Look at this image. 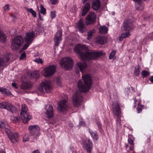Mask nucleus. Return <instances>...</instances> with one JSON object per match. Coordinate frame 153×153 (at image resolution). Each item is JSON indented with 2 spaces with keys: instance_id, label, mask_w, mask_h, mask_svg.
<instances>
[{
  "instance_id": "obj_58",
  "label": "nucleus",
  "mask_w": 153,
  "mask_h": 153,
  "mask_svg": "<svg viewBox=\"0 0 153 153\" xmlns=\"http://www.w3.org/2000/svg\"><path fill=\"white\" fill-rule=\"evenodd\" d=\"M150 80L152 82V83H153V76H152L150 79Z\"/></svg>"
},
{
  "instance_id": "obj_49",
  "label": "nucleus",
  "mask_w": 153,
  "mask_h": 153,
  "mask_svg": "<svg viewBox=\"0 0 153 153\" xmlns=\"http://www.w3.org/2000/svg\"><path fill=\"white\" fill-rule=\"evenodd\" d=\"M143 106H141V107H138L137 108V111L138 113H140L142 111V108H143Z\"/></svg>"
},
{
  "instance_id": "obj_24",
  "label": "nucleus",
  "mask_w": 153,
  "mask_h": 153,
  "mask_svg": "<svg viewBox=\"0 0 153 153\" xmlns=\"http://www.w3.org/2000/svg\"><path fill=\"white\" fill-rule=\"evenodd\" d=\"M20 87L21 88L23 89H30L32 88V85L29 83L25 82L22 83Z\"/></svg>"
},
{
  "instance_id": "obj_56",
  "label": "nucleus",
  "mask_w": 153,
  "mask_h": 153,
  "mask_svg": "<svg viewBox=\"0 0 153 153\" xmlns=\"http://www.w3.org/2000/svg\"><path fill=\"white\" fill-rule=\"evenodd\" d=\"M32 153H40V152L39 150H37L33 151Z\"/></svg>"
},
{
  "instance_id": "obj_38",
  "label": "nucleus",
  "mask_w": 153,
  "mask_h": 153,
  "mask_svg": "<svg viewBox=\"0 0 153 153\" xmlns=\"http://www.w3.org/2000/svg\"><path fill=\"white\" fill-rule=\"evenodd\" d=\"M40 8L41 13L43 14V15H45L46 13V9L42 5H40Z\"/></svg>"
},
{
  "instance_id": "obj_25",
  "label": "nucleus",
  "mask_w": 153,
  "mask_h": 153,
  "mask_svg": "<svg viewBox=\"0 0 153 153\" xmlns=\"http://www.w3.org/2000/svg\"><path fill=\"white\" fill-rule=\"evenodd\" d=\"M130 36V34L129 31L122 33L119 37V40L122 41L124 38L128 37Z\"/></svg>"
},
{
  "instance_id": "obj_59",
  "label": "nucleus",
  "mask_w": 153,
  "mask_h": 153,
  "mask_svg": "<svg viewBox=\"0 0 153 153\" xmlns=\"http://www.w3.org/2000/svg\"><path fill=\"white\" fill-rule=\"evenodd\" d=\"M45 153H53V152L51 150H48L45 152Z\"/></svg>"
},
{
  "instance_id": "obj_57",
  "label": "nucleus",
  "mask_w": 153,
  "mask_h": 153,
  "mask_svg": "<svg viewBox=\"0 0 153 153\" xmlns=\"http://www.w3.org/2000/svg\"><path fill=\"white\" fill-rule=\"evenodd\" d=\"M85 124V123L84 121H81L79 123V125H82Z\"/></svg>"
},
{
  "instance_id": "obj_7",
  "label": "nucleus",
  "mask_w": 153,
  "mask_h": 153,
  "mask_svg": "<svg viewBox=\"0 0 153 153\" xmlns=\"http://www.w3.org/2000/svg\"><path fill=\"white\" fill-rule=\"evenodd\" d=\"M23 43V40L21 36H16L13 39L11 48L13 50L18 49Z\"/></svg>"
},
{
  "instance_id": "obj_63",
  "label": "nucleus",
  "mask_w": 153,
  "mask_h": 153,
  "mask_svg": "<svg viewBox=\"0 0 153 153\" xmlns=\"http://www.w3.org/2000/svg\"><path fill=\"white\" fill-rule=\"evenodd\" d=\"M140 100H138V104H139L140 103Z\"/></svg>"
},
{
  "instance_id": "obj_52",
  "label": "nucleus",
  "mask_w": 153,
  "mask_h": 153,
  "mask_svg": "<svg viewBox=\"0 0 153 153\" xmlns=\"http://www.w3.org/2000/svg\"><path fill=\"white\" fill-rule=\"evenodd\" d=\"M146 0H133V1L137 3L142 2V1H145Z\"/></svg>"
},
{
  "instance_id": "obj_18",
  "label": "nucleus",
  "mask_w": 153,
  "mask_h": 153,
  "mask_svg": "<svg viewBox=\"0 0 153 153\" xmlns=\"http://www.w3.org/2000/svg\"><path fill=\"white\" fill-rule=\"evenodd\" d=\"M62 32L60 31H58L56 33L54 36V41L55 42V45L58 46L59 42L62 40L61 38Z\"/></svg>"
},
{
  "instance_id": "obj_64",
  "label": "nucleus",
  "mask_w": 153,
  "mask_h": 153,
  "mask_svg": "<svg viewBox=\"0 0 153 153\" xmlns=\"http://www.w3.org/2000/svg\"><path fill=\"white\" fill-rule=\"evenodd\" d=\"M1 153H6V152L4 151H1Z\"/></svg>"
},
{
  "instance_id": "obj_6",
  "label": "nucleus",
  "mask_w": 153,
  "mask_h": 153,
  "mask_svg": "<svg viewBox=\"0 0 153 153\" xmlns=\"http://www.w3.org/2000/svg\"><path fill=\"white\" fill-rule=\"evenodd\" d=\"M52 88L51 83L49 81H45L42 82L40 84L39 88V90L41 93V94L43 95L45 93L44 88L46 93H49Z\"/></svg>"
},
{
  "instance_id": "obj_41",
  "label": "nucleus",
  "mask_w": 153,
  "mask_h": 153,
  "mask_svg": "<svg viewBox=\"0 0 153 153\" xmlns=\"http://www.w3.org/2000/svg\"><path fill=\"white\" fill-rule=\"evenodd\" d=\"M30 138L28 135H25L23 137V141L25 142L29 140Z\"/></svg>"
},
{
  "instance_id": "obj_10",
  "label": "nucleus",
  "mask_w": 153,
  "mask_h": 153,
  "mask_svg": "<svg viewBox=\"0 0 153 153\" xmlns=\"http://www.w3.org/2000/svg\"><path fill=\"white\" fill-rule=\"evenodd\" d=\"M56 67L54 65L49 66L45 68L42 71V74L45 76H52L55 72Z\"/></svg>"
},
{
  "instance_id": "obj_8",
  "label": "nucleus",
  "mask_w": 153,
  "mask_h": 153,
  "mask_svg": "<svg viewBox=\"0 0 153 153\" xmlns=\"http://www.w3.org/2000/svg\"><path fill=\"white\" fill-rule=\"evenodd\" d=\"M61 66L66 70H69L72 68L73 65V61L70 57H66L63 58L60 61Z\"/></svg>"
},
{
  "instance_id": "obj_9",
  "label": "nucleus",
  "mask_w": 153,
  "mask_h": 153,
  "mask_svg": "<svg viewBox=\"0 0 153 153\" xmlns=\"http://www.w3.org/2000/svg\"><path fill=\"white\" fill-rule=\"evenodd\" d=\"M0 108L6 109L12 113L17 111V108L14 105L6 101L0 103Z\"/></svg>"
},
{
  "instance_id": "obj_61",
  "label": "nucleus",
  "mask_w": 153,
  "mask_h": 153,
  "mask_svg": "<svg viewBox=\"0 0 153 153\" xmlns=\"http://www.w3.org/2000/svg\"><path fill=\"white\" fill-rule=\"evenodd\" d=\"M134 101L135 102H136L137 101V100H136V99L135 97H134Z\"/></svg>"
},
{
  "instance_id": "obj_35",
  "label": "nucleus",
  "mask_w": 153,
  "mask_h": 153,
  "mask_svg": "<svg viewBox=\"0 0 153 153\" xmlns=\"http://www.w3.org/2000/svg\"><path fill=\"white\" fill-rule=\"evenodd\" d=\"M116 53V51H112L109 56V59H115V55Z\"/></svg>"
},
{
  "instance_id": "obj_15",
  "label": "nucleus",
  "mask_w": 153,
  "mask_h": 153,
  "mask_svg": "<svg viewBox=\"0 0 153 153\" xmlns=\"http://www.w3.org/2000/svg\"><path fill=\"white\" fill-rule=\"evenodd\" d=\"M96 15L93 12L90 13L88 16L86 18V24H91L93 23L95 20Z\"/></svg>"
},
{
  "instance_id": "obj_51",
  "label": "nucleus",
  "mask_w": 153,
  "mask_h": 153,
  "mask_svg": "<svg viewBox=\"0 0 153 153\" xmlns=\"http://www.w3.org/2000/svg\"><path fill=\"white\" fill-rule=\"evenodd\" d=\"M12 86L16 88H18V86L16 84L15 82H13L12 84Z\"/></svg>"
},
{
  "instance_id": "obj_31",
  "label": "nucleus",
  "mask_w": 153,
  "mask_h": 153,
  "mask_svg": "<svg viewBox=\"0 0 153 153\" xmlns=\"http://www.w3.org/2000/svg\"><path fill=\"white\" fill-rule=\"evenodd\" d=\"M0 91H1L3 94H6L8 95H10L11 94V93L10 92L4 88L0 87Z\"/></svg>"
},
{
  "instance_id": "obj_17",
  "label": "nucleus",
  "mask_w": 153,
  "mask_h": 153,
  "mask_svg": "<svg viewBox=\"0 0 153 153\" xmlns=\"http://www.w3.org/2000/svg\"><path fill=\"white\" fill-rule=\"evenodd\" d=\"M72 101L74 106L76 107H78L81 105L82 98L81 96H73Z\"/></svg>"
},
{
  "instance_id": "obj_27",
  "label": "nucleus",
  "mask_w": 153,
  "mask_h": 153,
  "mask_svg": "<svg viewBox=\"0 0 153 153\" xmlns=\"http://www.w3.org/2000/svg\"><path fill=\"white\" fill-rule=\"evenodd\" d=\"M144 6V4L143 2L137 3L135 4L136 8L138 10H140L143 9Z\"/></svg>"
},
{
  "instance_id": "obj_40",
  "label": "nucleus",
  "mask_w": 153,
  "mask_h": 153,
  "mask_svg": "<svg viewBox=\"0 0 153 153\" xmlns=\"http://www.w3.org/2000/svg\"><path fill=\"white\" fill-rule=\"evenodd\" d=\"M10 5L8 4L5 5L3 7L4 10L5 11H8L10 10Z\"/></svg>"
},
{
  "instance_id": "obj_19",
  "label": "nucleus",
  "mask_w": 153,
  "mask_h": 153,
  "mask_svg": "<svg viewBox=\"0 0 153 153\" xmlns=\"http://www.w3.org/2000/svg\"><path fill=\"white\" fill-rule=\"evenodd\" d=\"M8 137L11 142L13 143H15L19 140V136L16 133H12L9 134Z\"/></svg>"
},
{
  "instance_id": "obj_11",
  "label": "nucleus",
  "mask_w": 153,
  "mask_h": 153,
  "mask_svg": "<svg viewBox=\"0 0 153 153\" xmlns=\"http://www.w3.org/2000/svg\"><path fill=\"white\" fill-rule=\"evenodd\" d=\"M69 108L67 101L65 100L60 101L59 102V106L57 108V110L60 112L64 113Z\"/></svg>"
},
{
  "instance_id": "obj_60",
  "label": "nucleus",
  "mask_w": 153,
  "mask_h": 153,
  "mask_svg": "<svg viewBox=\"0 0 153 153\" xmlns=\"http://www.w3.org/2000/svg\"><path fill=\"white\" fill-rule=\"evenodd\" d=\"M97 124L98 126H100L101 125L100 123L99 122H97Z\"/></svg>"
},
{
  "instance_id": "obj_5",
  "label": "nucleus",
  "mask_w": 153,
  "mask_h": 153,
  "mask_svg": "<svg viewBox=\"0 0 153 153\" xmlns=\"http://www.w3.org/2000/svg\"><path fill=\"white\" fill-rule=\"evenodd\" d=\"M35 37V35L33 31H29L26 33L24 39L26 43L23 46V49L25 50L28 48L32 43Z\"/></svg>"
},
{
  "instance_id": "obj_37",
  "label": "nucleus",
  "mask_w": 153,
  "mask_h": 153,
  "mask_svg": "<svg viewBox=\"0 0 153 153\" xmlns=\"http://www.w3.org/2000/svg\"><path fill=\"white\" fill-rule=\"evenodd\" d=\"M27 11L31 13L34 17H36V13L35 12L34 10H33L32 9H31V8L28 9H27Z\"/></svg>"
},
{
  "instance_id": "obj_46",
  "label": "nucleus",
  "mask_w": 153,
  "mask_h": 153,
  "mask_svg": "<svg viewBox=\"0 0 153 153\" xmlns=\"http://www.w3.org/2000/svg\"><path fill=\"white\" fill-rule=\"evenodd\" d=\"M51 16L52 19L55 18L56 17V14L55 12L52 11L51 13Z\"/></svg>"
},
{
  "instance_id": "obj_12",
  "label": "nucleus",
  "mask_w": 153,
  "mask_h": 153,
  "mask_svg": "<svg viewBox=\"0 0 153 153\" xmlns=\"http://www.w3.org/2000/svg\"><path fill=\"white\" fill-rule=\"evenodd\" d=\"M45 111L44 113L46 117L48 119L52 118L54 116L53 108L50 105H46L45 107Z\"/></svg>"
},
{
  "instance_id": "obj_36",
  "label": "nucleus",
  "mask_w": 153,
  "mask_h": 153,
  "mask_svg": "<svg viewBox=\"0 0 153 153\" xmlns=\"http://www.w3.org/2000/svg\"><path fill=\"white\" fill-rule=\"evenodd\" d=\"M95 30H92L89 31L88 32V39H89L93 35V33H94Z\"/></svg>"
},
{
  "instance_id": "obj_21",
  "label": "nucleus",
  "mask_w": 153,
  "mask_h": 153,
  "mask_svg": "<svg viewBox=\"0 0 153 153\" xmlns=\"http://www.w3.org/2000/svg\"><path fill=\"white\" fill-rule=\"evenodd\" d=\"M96 41L99 44L102 45L106 42V38L104 36H98L96 38Z\"/></svg>"
},
{
  "instance_id": "obj_22",
  "label": "nucleus",
  "mask_w": 153,
  "mask_h": 153,
  "mask_svg": "<svg viewBox=\"0 0 153 153\" xmlns=\"http://www.w3.org/2000/svg\"><path fill=\"white\" fill-rule=\"evenodd\" d=\"M90 8V4L89 3H86L84 5L82 10V15L84 16Z\"/></svg>"
},
{
  "instance_id": "obj_43",
  "label": "nucleus",
  "mask_w": 153,
  "mask_h": 153,
  "mask_svg": "<svg viewBox=\"0 0 153 153\" xmlns=\"http://www.w3.org/2000/svg\"><path fill=\"white\" fill-rule=\"evenodd\" d=\"M34 61L38 63H42L43 62L42 59L40 58L36 59Z\"/></svg>"
},
{
  "instance_id": "obj_2",
  "label": "nucleus",
  "mask_w": 153,
  "mask_h": 153,
  "mask_svg": "<svg viewBox=\"0 0 153 153\" xmlns=\"http://www.w3.org/2000/svg\"><path fill=\"white\" fill-rule=\"evenodd\" d=\"M88 49L87 47L84 45H77L74 48V51L79 55L80 57L83 60H87L90 59H94L100 55V53L96 51H92L91 52H86L83 53L81 51H86Z\"/></svg>"
},
{
  "instance_id": "obj_29",
  "label": "nucleus",
  "mask_w": 153,
  "mask_h": 153,
  "mask_svg": "<svg viewBox=\"0 0 153 153\" xmlns=\"http://www.w3.org/2000/svg\"><path fill=\"white\" fill-rule=\"evenodd\" d=\"M128 142L129 144L131 145L129 148L130 150V151L133 150L134 149V143H133V140L131 138V137L128 138Z\"/></svg>"
},
{
  "instance_id": "obj_26",
  "label": "nucleus",
  "mask_w": 153,
  "mask_h": 153,
  "mask_svg": "<svg viewBox=\"0 0 153 153\" xmlns=\"http://www.w3.org/2000/svg\"><path fill=\"white\" fill-rule=\"evenodd\" d=\"M89 132L93 139L95 140H97L98 138L97 132L94 131L92 130H89Z\"/></svg>"
},
{
  "instance_id": "obj_47",
  "label": "nucleus",
  "mask_w": 153,
  "mask_h": 153,
  "mask_svg": "<svg viewBox=\"0 0 153 153\" xmlns=\"http://www.w3.org/2000/svg\"><path fill=\"white\" fill-rule=\"evenodd\" d=\"M26 56V54L25 52L23 53L21 55L20 57V59L22 60L24 59Z\"/></svg>"
},
{
  "instance_id": "obj_13",
  "label": "nucleus",
  "mask_w": 153,
  "mask_h": 153,
  "mask_svg": "<svg viewBox=\"0 0 153 153\" xmlns=\"http://www.w3.org/2000/svg\"><path fill=\"white\" fill-rule=\"evenodd\" d=\"M83 147L87 152H90L92 149L93 144L92 141L89 139H86L82 144Z\"/></svg>"
},
{
  "instance_id": "obj_4",
  "label": "nucleus",
  "mask_w": 153,
  "mask_h": 153,
  "mask_svg": "<svg viewBox=\"0 0 153 153\" xmlns=\"http://www.w3.org/2000/svg\"><path fill=\"white\" fill-rule=\"evenodd\" d=\"M28 108L25 104H23L22 105L20 115L23 122L26 123L29 120L31 119V116L28 111Z\"/></svg>"
},
{
  "instance_id": "obj_44",
  "label": "nucleus",
  "mask_w": 153,
  "mask_h": 153,
  "mask_svg": "<svg viewBox=\"0 0 153 153\" xmlns=\"http://www.w3.org/2000/svg\"><path fill=\"white\" fill-rule=\"evenodd\" d=\"M5 128V131L6 132L8 136V137L9 134H11L12 132L10 129L6 128Z\"/></svg>"
},
{
  "instance_id": "obj_32",
  "label": "nucleus",
  "mask_w": 153,
  "mask_h": 153,
  "mask_svg": "<svg viewBox=\"0 0 153 153\" xmlns=\"http://www.w3.org/2000/svg\"><path fill=\"white\" fill-rule=\"evenodd\" d=\"M8 123L5 120L0 121V127L1 128H5L6 126H7Z\"/></svg>"
},
{
  "instance_id": "obj_1",
  "label": "nucleus",
  "mask_w": 153,
  "mask_h": 153,
  "mask_svg": "<svg viewBox=\"0 0 153 153\" xmlns=\"http://www.w3.org/2000/svg\"><path fill=\"white\" fill-rule=\"evenodd\" d=\"M77 65L81 72L82 73V79H79L77 82V86L79 91L74 92L76 95L79 94L80 92H86L91 88L92 85L91 76L89 74H83L86 70L87 65L85 62H80L77 64Z\"/></svg>"
},
{
  "instance_id": "obj_34",
  "label": "nucleus",
  "mask_w": 153,
  "mask_h": 153,
  "mask_svg": "<svg viewBox=\"0 0 153 153\" xmlns=\"http://www.w3.org/2000/svg\"><path fill=\"white\" fill-rule=\"evenodd\" d=\"M141 74L143 78L149 76V73L146 71H143L141 73Z\"/></svg>"
},
{
  "instance_id": "obj_33",
  "label": "nucleus",
  "mask_w": 153,
  "mask_h": 153,
  "mask_svg": "<svg viewBox=\"0 0 153 153\" xmlns=\"http://www.w3.org/2000/svg\"><path fill=\"white\" fill-rule=\"evenodd\" d=\"M31 76L32 77L35 78H37L39 76V71H36L33 72L31 73Z\"/></svg>"
},
{
  "instance_id": "obj_48",
  "label": "nucleus",
  "mask_w": 153,
  "mask_h": 153,
  "mask_svg": "<svg viewBox=\"0 0 153 153\" xmlns=\"http://www.w3.org/2000/svg\"><path fill=\"white\" fill-rule=\"evenodd\" d=\"M56 83L59 86H61V80L59 79L58 78L56 79Z\"/></svg>"
},
{
  "instance_id": "obj_20",
  "label": "nucleus",
  "mask_w": 153,
  "mask_h": 153,
  "mask_svg": "<svg viewBox=\"0 0 153 153\" xmlns=\"http://www.w3.org/2000/svg\"><path fill=\"white\" fill-rule=\"evenodd\" d=\"M92 7L93 9L97 10L100 7V2L99 0H94L92 4Z\"/></svg>"
},
{
  "instance_id": "obj_16",
  "label": "nucleus",
  "mask_w": 153,
  "mask_h": 153,
  "mask_svg": "<svg viewBox=\"0 0 153 153\" xmlns=\"http://www.w3.org/2000/svg\"><path fill=\"white\" fill-rule=\"evenodd\" d=\"M132 25L130 20H126L125 21L122 26V29L123 30L129 31L132 29Z\"/></svg>"
},
{
  "instance_id": "obj_62",
  "label": "nucleus",
  "mask_w": 153,
  "mask_h": 153,
  "mask_svg": "<svg viewBox=\"0 0 153 153\" xmlns=\"http://www.w3.org/2000/svg\"><path fill=\"white\" fill-rule=\"evenodd\" d=\"M125 147L126 148H127L128 147V144H126L125 145Z\"/></svg>"
},
{
  "instance_id": "obj_50",
  "label": "nucleus",
  "mask_w": 153,
  "mask_h": 153,
  "mask_svg": "<svg viewBox=\"0 0 153 153\" xmlns=\"http://www.w3.org/2000/svg\"><path fill=\"white\" fill-rule=\"evenodd\" d=\"M52 4H55L58 3V0H50Z\"/></svg>"
},
{
  "instance_id": "obj_28",
  "label": "nucleus",
  "mask_w": 153,
  "mask_h": 153,
  "mask_svg": "<svg viewBox=\"0 0 153 153\" xmlns=\"http://www.w3.org/2000/svg\"><path fill=\"white\" fill-rule=\"evenodd\" d=\"M99 32L101 34H105L107 33L108 28L105 26L100 27L99 29Z\"/></svg>"
},
{
  "instance_id": "obj_14",
  "label": "nucleus",
  "mask_w": 153,
  "mask_h": 153,
  "mask_svg": "<svg viewBox=\"0 0 153 153\" xmlns=\"http://www.w3.org/2000/svg\"><path fill=\"white\" fill-rule=\"evenodd\" d=\"M30 133L32 135L38 136L40 134L39 127L36 125L30 126L28 127Z\"/></svg>"
},
{
  "instance_id": "obj_55",
  "label": "nucleus",
  "mask_w": 153,
  "mask_h": 153,
  "mask_svg": "<svg viewBox=\"0 0 153 153\" xmlns=\"http://www.w3.org/2000/svg\"><path fill=\"white\" fill-rule=\"evenodd\" d=\"M39 19L42 21L44 20L43 17L40 15V13L39 14Z\"/></svg>"
},
{
  "instance_id": "obj_23",
  "label": "nucleus",
  "mask_w": 153,
  "mask_h": 153,
  "mask_svg": "<svg viewBox=\"0 0 153 153\" xmlns=\"http://www.w3.org/2000/svg\"><path fill=\"white\" fill-rule=\"evenodd\" d=\"M77 26L79 28V30L82 33L84 31V26L83 21L80 19L77 23Z\"/></svg>"
},
{
  "instance_id": "obj_30",
  "label": "nucleus",
  "mask_w": 153,
  "mask_h": 153,
  "mask_svg": "<svg viewBox=\"0 0 153 153\" xmlns=\"http://www.w3.org/2000/svg\"><path fill=\"white\" fill-rule=\"evenodd\" d=\"M6 36L0 30V41L3 42L6 41Z\"/></svg>"
},
{
  "instance_id": "obj_54",
  "label": "nucleus",
  "mask_w": 153,
  "mask_h": 153,
  "mask_svg": "<svg viewBox=\"0 0 153 153\" xmlns=\"http://www.w3.org/2000/svg\"><path fill=\"white\" fill-rule=\"evenodd\" d=\"M98 129H99V131L100 132H102V129L101 127V125L100 126H98Z\"/></svg>"
},
{
  "instance_id": "obj_53",
  "label": "nucleus",
  "mask_w": 153,
  "mask_h": 153,
  "mask_svg": "<svg viewBox=\"0 0 153 153\" xmlns=\"http://www.w3.org/2000/svg\"><path fill=\"white\" fill-rule=\"evenodd\" d=\"M3 60L0 57V66L3 65Z\"/></svg>"
},
{
  "instance_id": "obj_45",
  "label": "nucleus",
  "mask_w": 153,
  "mask_h": 153,
  "mask_svg": "<svg viewBox=\"0 0 153 153\" xmlns=\"http://www.w3.org/2000/svg\"><path fill=\"white\" fill-rule=\"evenodd\" d=\"M43 29L42 27L38 26V28L36 29V31L39 32L40 33L42 32Z\"/></svg>"
},
{
  "instance_id": "obj_42",
  "label": "nucleus",
  "mask_w": 153,
  "mask_h": 153,
  "mask_svg": "<svg viewBox=\"0 0 153 153\" xmlns=\"http://www.w3.org/2000/svg\"><path fill=\"white\" fill-rule=\"evenodd\" d=\"M134 72L136 75H138L140 74V71L139 67L135 68Z\"/></svg>"
},
{
  "instance_id": "obj_3",
  "label": "nucleus",
  "mask_w": 153,
  "mask_h": 153,
  "mask_svg": "<svg viewBox=\"0 0 153 153\" xmlns=\"http://www.w3.org/2000/svg\"><path fill=\"white\" fill-rule=\"evenodd\" d=\"M113 111L114 117L117 118L116 123L117 127L120 128L121 126L120 116L121 113L120 107L117 101H114L112 104Z\"/></svg>"
},
{
  "instance_id": "obj_39",
  "label": "nucleus",
  "mask_w": 153,
  "mask_h": 153,
  "mask_svg": "<svg viewBox=\"0 0 153 153\" xmlns=\"http://www.w3.org/2000/svg\"><path fill=\"white\" fill-rule=\"evenodd\" d=\"M10 119L13 121L15 123L19 122V119L18 117H16L14 116H12L10 118Z\"/></svg>"
}]
</instances>
